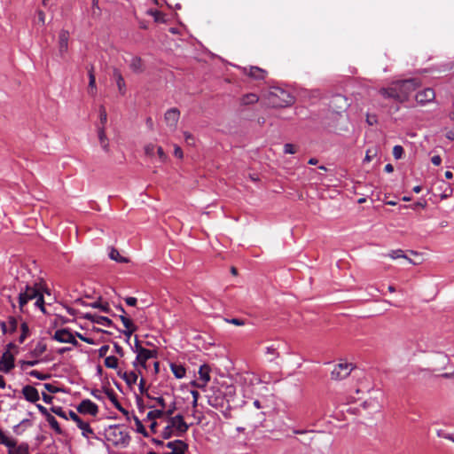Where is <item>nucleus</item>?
Segmentation results:
<instances>
[{"label":"nucleus","instance_id":"obj_1","mask_svg":"<svg viewBox=\"0 0 454 454\" xmlns=\"http://www.w3.org/2000/svg\"><path fill=\"white\" fill-rule=\"evenodd\" d=\"M419 86L417 79H408L397 81L388 88L380 90V94L386 98H393L400 102H404L410 94Z\"/></svg>","mask_w":454,"mask_h":454},{"label":"nucleus","instance_id":"obj_2","mask_svg":"<svg viewBox=\"0 0 454 454\" xmlns=\"http://www.w3.org/2000/svg\"><path fill=\"white\" fill-rule=\"evenodd\" d=\"M35 299V306L39 308L41 311L45 313L44 299L39 289L35 286H26L19 294V308L20 312H25L27 303Z\"/></svg>","mask_w":454,"mask_h":454},{"label":"nucleus","instance_id":"obj_3","mask_svg":"<svg viewBox=\"0 0 454 454\" xmlns=\"http://www.w3.org/2000/svg\"><path fill=\"white\" fill-rule=\"evenodd\" d=\"M268 106L271 107H286L294 103V98L286 90L275 87L266 95Z\"/></svg>","mask_w":454,"mask_h":454},{"label":"nucleus","instance_id":"obj_4","mask_svg":"<svg viewBox=\"0 0 454 454\" xmlns=\"http://www.w3.org/2000/svg\"><path fill=\"white\" fill-rule=\"evenodd\" d=\"M106 435L114 446L126 447L130 440L129 434L118 426L110 427Z\"/></svg>","mask_w":454,"mask_h":454},{"label":"nucleus","instance_id":"obj_5","mask_svg":"<svg viewBox=\"0 0 454 454\" xmlns=\"http://www.w3.org/2000/svg\"><path fill=\"white\" fill-rule=\"evenodd\" d=\"M354 369V365L350 363L340 362L336 364L331 372V377L335 380H341L347 378Z\"/></svg>","mask_w":454,"mask_h":454},{"label":"nucleus","instance_id":"obj_6","mask_svg":"<svg viewBox=\"0 0 454 454\" xmlns=\"http://www.w3.org/2000/svg\"><path fill=\"white\" fill-rule=\"evenodd\" d=\"M168 423L176 431L175 435L178 437L183 436L189 429V425L184 420V417L181 414L170 417Z\"/></svg>","mask_w":454,"mask_h":454},{"label":"nucleus","instance_id":"obj_7","mask_svg":"<svg viewBox=\"0 0 454 454\" xmlns=\"http://www.w3.org/2000/svg\"><path fill=\"white\" fill-rule=\"evenodd\" d=\"M210 367L207 364L200 365L199 369V380L191 382V385L204 389L210 380Z\"/></svg>","mask_w":454,"mask_h":454},{"label":"nucleus","instance_id":"obj_8","mask_svg":"<svg viewBox=\"0 0 454 454\" xmlns=\"http://www.w3.org/2000/svg\"><path fill=\"white\" fill-rule=\"evenodd\" d=\"M53 339L62 343H71L74 346L79 345L78 341L68 329L57 330L53 335Z\"/></svg>","mask_w":454,"mask_h":454},{"label":"nucleus","instance_id":"obj_9","mask_svg":"<svg viewBox=\"0 0 454 454\" xmlns=\"http://www.w3.org/2000/svg\"><path fill=\"white\" fill-rule=\"evenodd\" d=\"M180 118V111L176 107L168 109L164 114V121L166 124L175 130Z\"/></svg>","mask_w":454,"mask_h":454},{"label":"nucleus","instance_id":"obj_10","mask_svg":"<svg viewBox=\"0 0 454 454\" xmlns=\"http://www.w3.org/2000/svg\"><path fill=\"white\" fill-rule=\"evenodd\" d=\"M77 411L82 414L96 416L98 412V405L90 399L82 400L77 407Z\"/></svg>","mask_w":454,"mask_h":454},{"label":"nucleus","instance_id":"obj_11","mask_svg":"<svg viewBox=\"0 0 454 454\" xmlns=\"http://www.w3.org/2000/svg\"><path fill=\"white\" fill-rule=\"evenodd\" d=\"M415 98L419 105L424 106L434 101L435 98V92L432 88H426L423 90L419 91L416 94Z\"/></svg>","mask_w":454,"mask_h":454},{"label":"nucleus","instance_id":"obj_12","mask_svg":"<svg viewBox=\"0 0 454 454\" xmlns=\"http://www.w3.org/2000/svg\"><path fill=\"white\" fill-rule=\"evenodd\" d=\"M14 367V356L9 352V350H5L0 360V371L4 372H10Z\"/></svg>","mask_w":454,"mask_h":454},{"label":"nucleus","instance_id":"obj_13","mask_svg":"<svg viewBox=\"0 0 454 454\" xmlns=\"http://www.w3.org/2000/svg\"><path fill=\"white\" fill-rule=\"evenodd\" d=\"M156 356V351L151 350L147 348H140L139 354L137 355L136 361L134 362V365L139 364L142 367L145 368V363L148 359Z\"/></svg>","mask_w":454,"mask_h":454},{"label":"nucleus","instance_id":"obj_14","mask_svg":"<svg viewBox=\"0 0 454 454\" xmlns=\"http://www.w3.org/2000/svg\"><path fill=\"white\" fill-rule=\"evenodd\" d=\"M69 41V32L62 29L59 33V51L61 57L67 52Z\"/></svg>","mask_w":454,"mask_h":454},{"label":"nucleus","instance_id":"obj_15","mask_svg":"<svg viewBox=\"0 0 454 454\" xmlns=\"http://www.w3.org/2000/svg\"><path fill=\"white\" fill-rule=\"evenodd\" d=\"M244 74L257 81L264 80L267 75V72L258 67H245Z\"/></svg>","mask_w":454,"mask_h":454},{"label":"nucleus","instance_id":"obj_16","mask_svg":"<svg viewBox=\"0 0 454 454\" xmlns=\"http://www.w3.org/2000/svg\"><path fill=\"white\" fill-rule=\"evenodd\" d=\"M83 318L88 319L93 323L102 325L106 327H110L113 325V322L110 318L104 316H98L91 313H86L82 316Z\"/></svg>","mask_w":454,"mask_h":454},{"label":"nucleus","instance_id":"obj_17","mask_svg":"<svg viewBox=\"0 0 454 454\" xmlns=\"http://www.w3.org/2000/svg\"><path fill=\"white\" fill-rule=\"evenodd\" d=\"M22 395L27 401L31 403H36L40 398L37 389L30 385L23 387Z\"/></svg>","mask_w":454,"mask_h":454},{"label":"nucleus","instance_id":"obj_18","mask_svg":"<svg viewBox=\"0 0 454 454\" xmlns=\"http://www.w3.org/2000/svg\"><path fill=\"white\" fill-rule=\"evenodd\" d=\"M166 446L172 450L169 454H184L188 448L187 444L181 440L168 442Z\"/></svg>","mask_w":454,"mask_h":454},{"label":"nucleus","instance_id":"obj_19","mask_svg":"<svg viewBox=\"0 0 454 454\" xmlns=\"http://www.w3.org/2000/svg\"><path fill=\"white\" fill-rule=\"evenodd\" d=\"M113 76L115 79L120 93L124 95L126 92V84L121 71L117 68H114L113 71Z\"/></svg>","mask_w":454,"mask_h":454},{"label":"nucleus","instance_id":"obj_20","mask_svg":"<svg viewBox=\"0 0 454 454\" xmlns=\"http://www.w3.org/2000/svg\"><path fill=\"white\" fill-rule=\"evenodd\" d=\"M117 374L123 379L129 386L136 384L138 378L135 372H127L120 370L117 372Z\"/></svg>","mask_w":454,"mask_h":454},{"label":"nucleus","instance_id":"obj_21","mask_svg":"<svg viewBox=\"0 0 454 454\" xmlns=\"http://www.w3.org/2000/svg\"><path fill=\"white\" fill-rule=\"evenodd\" d=\"M88 76H89V89L88 92L91 96H95L97 93V86H96V77L94 74V67H90L88 70Z\"/></svg>","mask_w":454,"mask_h":454},{"label":"nucleus","instance_id":"obj_22","mask_svg":"<svg viewBox=\"0 0 454 454\" xmlns=\"http://www.w3.org/2000/svg\"><path fill=\"white\" fill-rule=\"evenodd\" d=\"M98 136L102 149L108 153L109 152V142L106 135L105 127H98Z\"/></svg>","mask_w":454,"mask_h":454},{"label":"nucleus","instance_id":"obj_23","mask_svg":"<svg viewBox=\"0 0 454 454\" xmlns=\"http://www.w3.org/2000/svg\"><path fill=\"white\" fill-rule=\"evenodd\" d=\"M47 349V346L44 341L40 340L38 341L34 348L30 351L29 356L35 358L39 357L42 356Z\"/></svg>","mask_w":454,"mask_h":454},{"label":"nucleus","instance_id":"obj_24","mask_svg":"<svg viewBox=\"0 0 454 454\" xmlns=\"http://www.w3.org/2000/svg\"><path fill=\"white\" fill-rule=\"evenodd\" d=\"M120 319L122 322L124 327L126 328L124 334L127 336H130L136 331V326L134 325L133 322L124 315H121Z\"/></svg>","mask_w":454,"mask_h":454},{"label":"nucleus","instance_id":"obj_25","mask_svg":"<svg viewBox=\"0 0 454 454\" xmlns=\"http://www.w3.org/2000/svg\"><path fill=\"white\" fill-rule=\"evenodd\" d=\"M129 67L135 73H142L144 71V65L141 58L137 56L133 57L130 60Z\"/></svg>","mask_w":454,"mask_h":454},{"label":"nucleus","instance_id":"obj_26","mask_svg":"<svg viewBox=\"0 0 454 454\" xmlns=\"http://www.w3.org/2000/svg\"><path fill=\"white\" fill-rule=\"evenodd\" d=\"M108 256L111 260L115 261L117 262H121V263L129 262V259L127 257L121 255L119 251L114 247H111Z\"/></svg>","mask_w":454,"mask_h":454},{"label":"nucleus","instance_id":"obj_27","mask_svg":"<svg viewBox=\"0 0 454 454\" xmlns=\"http://www.w3.org/2000/svg\"><path fill=\"white\" fill-rule=\"evenodd\" d=\"M76 425L82 430L84 437L89 438L90 435H94V432L88 422H84L81 419Z\"/></svg>","mask_w":454,"mask_h":454},{"label":"nucleus","instance_id":"obj_28","mask_svg":"<svg viewBox=\"0 0 454 454\" xmlns=\"http://www.w3.org/2000/svg\"><path fill=\"white\" fill-rule=\"evenodd\" d=\"M106 395L117 410H119L124 414L127 413V411L124 408H122L121 404L119 403L117 399L116 394L113 390H107Z\"/></svg>","mask_w":454,"mask_h":454},{"label":"nucleus","instance_id":"obj_29","mask_svg":"<svg viewBox=\"0 0 454 454\" xmlns=\"http://www.w3.org/2000/svg\"><path fill=\"white\" fill-rule=\"evenodd\" d=\"M170 369L176 379H183L185 376V368L179 364H171Z\"/></svg>","mask_w":454,"mask_h":454},{"label":"nucleus","instance_id":"obj_30","mask_svg":"<svg viewBox=\"0 0 454 454\" xmlns=\"http://www.w3.org/2000/svg\"><path fill=\"white\" fill-rule=\"evenodd\" d=\"M259 97L254 93H248L240 98V103L244 106L253 105L258 102Z\"/></svg>","mask_w":454,"mask_h":454},{"label":"nucleus","instance_id":"obj_31","mask_svg":"<svg viewBox=\"0 0 454 454\" xmlns=\"http://www.w3.org/2000/svg\"><path fill=\"white\" fill-rule=\"evenodd\" d=\"M146 13L152 17H153L154 21L157 23H165V14L158 10L150 9L146 12Z\"/></svg>","mask_w":454,"mask_h":454},{"label":"nucleus","instance_id":"obj_32","mask_svg":"<svg viewBox=\"0 0 454 454\" xmlns=\"http://www.w3.org/2000/svg\"><path fill=\"white\" fill-rule=\"evenodd\" d=\"M20 330H21V333H20V335L19 337V342L20 343H23L25 341V340L30 334L29 327H28V325H27V324L26 322H22L20 324Z\"/></svg>","mask_w":454,"mask_h":454},{"label":"nucleus","instance_id":"obj_33","mask_svg":"<svg viewBox=\"0 0 454 454\" xmlns=\"http://www.w3.org/2000/svg\"><path fill=\"white\" fill-rule=\"evenodd\" d=\"M46 420L48 421L49 425L51 426V427L58 434H61L63 432H62V429L60 428L59 427V422L57 421V419L52 416V415H49L47 418H46Z\"/></svg>","mask_w":454,"mask_h":454},{"label":"nucleus","instance_id":"obj_34","mask_svg":"<svg viewBox=\"0 0 454 454\" xmlns=\"http://www.w3.org/2000/svg\"><path fill=\"white\" fill-rule=\"evenodd\" d=\"M0 444H4L10 449L15 447L16 442L15 440L9 438L2 431H0Z\"/></svg>","mask_w":454,"mask_h":454},{"label":"nucleus","instance_id":"obj_35","mask_svg":"<svg viewBox=\"0 0 454 454\" xmlns=\"http://www.w3.org/2000/svg\"><path fill=\"white\" fill-rule=\"evenodd\" d=\"M387 255H388L391 259H394V260L398 259V258H404V259L408 260V261H409V262L412 263V260H411V259H410V258H408V257L405 255V254H404L403 250H402V249H395V250H392V251H390V252H389V254H388Z\"/></svg>","mask_w":454,"mask_h":454},{"label":"nucleus","instance_id":"obj_36","mask_svg":"<svg viewBox=\"0 0 454 454\" xmlns=\"http://www.w3.org/2000/svg\"><path fill=\"white\" fill-rule=\"evenodd\" d=\"M6 322L8 325L7 331H9L10 334L13 333L18 328V318L13 316H10Z\"/></svg>","mask_w":454,"mask_h":454},{"label":"nucleus","instance_id":"obj_37","mask_svg":"<svg viewBox=\"0 0 454 454\" xmlns=\"http://www.w3.org/2000/svg\"><path fill=\"white\" fill-rule=\"evenodd\" d=\"M105 365L107 368L116 369L118 367V358L114 356H106Z\"/></svg>","mask_w":454,"mask_h":454},{"label":"nucleus","instance_id":"obj_38","mask_svg":"<svg viewBox=\"0 0 454 454\" xmlns=\"http://www.w3.org/2000/svg\"><path fill=\"white\" fill-rule=\"evenodd\" d=\"M164 416V411L163 410H153L147 413V419L149 420H153L156 419L162 418Z\"/></svg>","mask_w":454,"mask_h":454},{"label":"nucleus","instance_id":"obj_39","mask_svg":"<svg viewBox=\"0 0 454 454\" xmlns=\"http://www.w3.org/2000/svg\"><path fill=\"white\" fill-rule=\"evenodd\" d=\"M8 454H28L27 446L20 445L18 447L10 448Z\"/></svg>","mask_w":454,"mask_h":454},{"label":"nucleus","instance_id":"obj_40","mask_svg":"<svg viewBox=\"0 0 454 454\" xmlns=\"http://www.w3.org/2000/svg\"><path fill=\"white\" fill-rule=\"evenodd\" d=\"M176 434V431L172 428V427L170 426V424L168 423V426H166L162 432H161V435L164 439H169L170 437H172L173 435H175Z\"/></svg>","mask_w":454,"mask_h":454},{"label":"nucleus","instance_id":"obj_41","mask_svg":"<svg viewBox=\"0 0 454 454\" xmlns=\"http://www.w3.org/2000/svg\"><path fill=\"white\" fill-rule=\"evenodd\" d=\"M29 375L31 377H34L37 380H48L51 376L50 374H47V373H43L39 371H36V370H33L29 372Z\"/></svg>","mask_w":454,"mask_h":454},{"label":"nucleus","instance_id":"obj_42","mask_svg":"<svg viewBox=\"0 0 454 454\" xmlns=\"http://www.w3.org/2000/svg\"><path fill=\"white\" fill-rule=\"evenodd\" d=\"M99 121H100V124H101L100 127H105V125L107 121V113H106V108L103 106H101L99 107Z\"/></svg>","mask_w":454,"mask_h":454},{"label":"nucleus","instance_id":"obj_43","mask_svg":"<svg viewBox=\"0 0 454 454\" xmlns=\"http://www.w3.org/2000/svg\"><path fill=\"white\" fill-rule=\"evenodd\" d=\"M403 148L401 145H395L393 148V156L395 159H401L403 154Z\"/></svg>","mask_w":454,"mask_h":454},{"label":"nucleus","instance_id":"obj_44","mask_svg":"<svg viewBox=\"0 0 454 454\" xmlns=\"http://www.w3.org/2000/svg\"><path fill=\"white\" fill-rule=\"evenodd\" d=\"M266 354L271 356V360L278 356V349L273 345L266 348Z\"/></svg>","mask_w":454,"mask_h":454},{"label":"nucleus","instance_id":"obj_45","mask_svg":"<svg viewBox=\"0 0 454 454\" xmlns=\"http://www.w3.org/2000/svg\"><path fill=\"white\" fill-rule=\"evenodd\" d=\"M364 407L372 406V407H373L374 409H379V408L380 407V403H379V401H378L377 397H374V398H372V399H370V400H368V401H365V402L364 403Z\"/></svg>","mask_w":454,"mask_h":454},{"label":"nucleus","instance_id":"obj_46","mask_svg":"<svg viewBox=\"0 0 454 454\" xmlns=\"http://www.w3.org/2000/svg\"><path fill=\"white\" fill-rule=\"evenodd\" d=\"M90 306L92 308H98L100 310H102L104 312L109 311V306L107 303L102 304L100 302L96 301V302L90 303Z\"/></svg>","mask_w":454,"mask_h":454},{"label":"nucleus","instance_id":"obj_47","mask_svg":"<svg viewBox=\"0 0 454 454\" xmlns=\"http://www.w3.org/2000/svg\"><path fill=\"white\" fill-rule=\"evenodd\" d=\"M51 411L56 415L59 416L60 418H63L65 419H68L66 412L62 410L61 407H52Z\"/></svg>","mask_w":454,"mask_h":454},{"label":"nucleus","instance_id":"obj_48","mask_svg":"<svg viewBox=\"0 0 454 454\" xmlns=\"http://www.w3.org/2000/svg\"><path fill=\"white\" fill-rule=\"evenodd\" d=\"M156 146L153 144H148L145 146V153L147 156H153Z\"/></svg>","mask_w":454,"mask_h":454},{"label":"nucleus","instance_id":"obj_49","mask_svg":"<svg viewBox=\"0 0 454 454\" xmlns=\"http://www.w3.org/2000/svg\"><path fill=\"white\" fill-rule=\"evenodd\" d=\"M284 153L288 154H294L296 153L295 146L293 144H286L284 145Z\"/></svg>","mask_w":454,"mask_h":454},{"label":"nucleus","instance_id":"obj_50","mask_svg":"<svg viewBox=\"0 0 454 454\" xmlns=\"http://www.w3.org/2000/svg\"><path fill=\"white\" fill-rule=\"evenodd\" d=\"M176 409V403H172L166 411L164 410V415L168 416V419L170 417H173L172 415L175 412Z\"/></svg>","mask_w":454,"mask_h":454},{"label":"nucleus","instance_id":"obj_51","mask_svg":"<svg viewBox=\"0 0 454 454\" xmlns=\"http://www.w3.org/2000/svg\"><path fill=\"white\" fill-rule=\"evenodd\" d=\"M191 394L192 395V407L195 409L198 406V400L200 398V393L197 390H192Z\"/></svg>","mask_w":454,"mask_h":454},{"label":"nucleus","instance_id":"obj_52","mask_svg":"<svg viewBox=\"0 0 454 454\" xmlns=\"http://www.w3.org/2000/svg\"><path fill=\"white\" fill-rule=\"evenodd\" d=\"M226 321L230 324L235 325L237 326H241L245 325V320L240 318H231V319H226Z\"/></svg>","mask_w":454,"mask_h":454},{"label":"nucleus","instance_id":"obj_53","mask_svg":"<svg viewBox=\"0 0 454 454\" xmlns=\"http://www.w3.org/2000/svg\"><path fill=\"white\" fill-rule=\"evenodd\" d=\"M76 336L82 340V341L88 343V344H95V340L91 338H89V337H86L84 335H82V333H76Z\"/></svg>","mask_w":454,"mask_h":454},{"label":"nucleus","instance_id":"obj_54","mask_svg":"<svg viewBox=\"0 0 454 454\" xmlns=\"http://www.w3.org/2000/svg\"><path fill=\"white\" fill-rule=\"evenodd\" d=\"M157 153H158V156H159L160 160L162 162H164V161H166V160H167L168 156H167V154L164 153V151H163L162 147H160V146L157 147Z\"/></svg>","mask_w":454,"mask_h":454},{"label":"nucleus","instance_id":"obj_55","mask_svg":"<svg viewBox=\"0 0 454 454\" xmlns=\"http://www.w3.org/2000/svg\"><path fill=\"white\" fill-rule=\"evenodd\" d=\"M109 350V346L108 345H103L99 349H98V356L100 357H106V354Z\"/></svg>","mask_w":454,"mask_h":454},{"label":"nucleus","instance_id":"obj_56","mask_svg":"<svg viewBox=\"0 0 454 454\" xmlns=\"http://www.w3.org/2000/svg\"><path fill=\"white\" fill-rule=\"evenodd\" d=\"M184 139H185V141H186L189 145H192V144H193V143H194V137H193V136H192L191 133H189V132L185 131V132H184Z\"/></svg>","mask_w":454,"mask_h":454},{"label":"nucleus","instance_id":"obj_57","mask_svg":"<svg viewBox=\"0 0 454 454\" xmlns=\"http://www.w3.org/2000/svg\"><path fill=\"white\" fill-rule=\"evenodd\" d=\"M174 155L179 159H182L184 157L183 151L180 146L175 145Z\"/></svg>","mask_w":454,"mask_h":454},{"label":"nucleus","instance_id":"obj_58","mask_svg":"<svg viewBox=\"0 0 454 454\" xmlns=\"http://www.w3.org/2000/svg\"><path fill=\"white\" fill-rule=\"evenodd\" d=\"M155 401L157 402L158 405L160 407V410H163L166 408V403L163 397L159 396L155 398Z\"/></svg>","mask_w":454,"mask_h":454},{"label":"nucleus","instance_id":"obj_59","mask_svg":"<svg viewBox=\"0 0 454 454\" xmlns=\"http://www.w3.org/2000/svg\"><path fill=\"white\" fill-rule=\"evenodd\" d=\"M36 408L38 409V411L43 415L45 416V418H47L49 415H51L49 412H48V410L43 406L42 404H36Z\"/></svg>","mask_w":454,"mask_h":454},{"label":"nucleus","instance_id":"obj_60","mask_svg":"<svg viewBox=\"0 0 454 454\" xmlns=\"http://www.w3.org/2000/svg\"><path fill=\"white\" fill-rule=\"evenodd\" d=\"M114 348L115 353L118 354L120 356H124L123 348L118 343H114Z\"/></svg>","mask_w":454,"mask_h":454},{"label":"nucleus","instance_id":"obj_61","mask_svg":"<svg viewBox=\"0 0 454 454\" xmlns=\"http://www.w3.org/2000/svg\"><path fill=\"white\" fill-rule=\"evenodd\" d=\"M431 161L434 166H439L442 163V158L440 155H434L431 158Z\"/></svg>","mask_w":454,"mask_h":454},{"label":"nucleus","instance_id":"obj_62","mask_svg":"<svg viewBox=\"0 0 454 454\" xmlns=\"http://www.w3.org/2000/svg\"><path fill=\"white\" fill-rule=\"evenodd\" d=\"M125 301L126 303L129 305V306H136L137 305V298L135 297H127L125 299Z\"/></svg>","mask_w":454,"mask_h":454},{"label":"nucleus","instance_id":"obj_63","mask_svg":"<svg viewBox=\"0 0 454 454\" xmlns=\"http://www.w3.org/2000/svg\"><path fill=\"white\" fill-rule=\"evenodd\" d=\"M69 418L74 420L76 424L81 419V418L73 411H69Z\"/></svg>","mask_w":454,"mask_h":454},{"label":"nucleus","instance_id":"obj_64","mask_svg":"<svg viewBox=\"0 0 454 454\" xmlns=\"http://www.w3.org/2000/svg\"><path fill=\"white\" fill-rule=\"evenodd\" d=\"M37 17H38L39 22H41L42 25H44V23H45V13L43 11H38L37 12Z\"/></svg>","mask_w":454,"mask_h":454}]
</instances>
